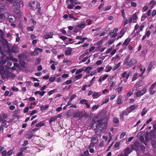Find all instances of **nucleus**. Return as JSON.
Wrapping results in <instances>:
<instances>
[{
  "label": "nucleus",
  "mask_w": 156,
  "mask_h": 156,
  "mask_svg": "<svg viewBox=\"0 0 156 156\" xmlns=\"http://www.w3.org/2000/svg\"><path fill=\"white\" fill-rule=\"evenodd\" d=\"M88 115L86 114L85 112L81 113L80 112H79V117H80L79 119L83 117H84L85 119L86 118H88Z\"/></svg>",
  "instance_id": "1a4fd4ad"
},
{
  "label": "nucleus",
  "mask_w": 156,
  "mask_h": 156,
  "mask_svg": "<svg viewBox=\"0 0 156 156\" xmlns=\"http://www.w3.org/2000/svg\"><path fill=\"white\" fill-rule=\"evenodd\" d=\"M151 143V145L153 147H156V143L155 140H152Z\"/></svg>",
  "instance_id": "3c124183"
},
{
  "label": "nucleus",
  "mask_w": 156,
  "mask_h": 156,
  "mask_svg": "<svg viewBox=\"0 0 156 156\" xmlns=\"http://www.w3.org/2000/svg\"><path fill=\"white\" fill-rule=\"evenodd\" d=\"M129 57L130 55H128L125 58V61L123 62V64L124 65H127L129 67H131L136 65L137 62L135 59L133 58L130 59L128 62Z\"/></svg>",
  "instance_id": "f03ea898"
},
{
  "label": "nucleus",
  "mask_w": 156,
  "mask_h": 156,
  "mask_svg": "<svg viewBox=\"0 0 156 156\" xmlns=\"http://www.w3.org/2000/svg\"><path fill=\"white\" fill-rule=\"evenodd\" d=\"M7 152L5 150H3L1 153V155L2 156H6Z\"/></svg>",
  "instance_id": "603ef678"
},
{
  "label": "nucleus",
  "mask_w": 156,
  "mask_h": 156,
  "mask_svg": "<svg viewBox=\"0 0 156 156\" xmlns=\"http://www.w3.org/2000/svg\"><path fill=\"white\" fill-rule=\"evenodd\" d=\"M6 60L2 58H0V64L2 65L5 64L6 62Z\"/></svg>",
  "instance_id": "cd10ccee"
},
{
  "label": "nucleus",
  "mask_w": 156,
  "mask_h": 156,
  "mask_svg": "<svg viewBox=\"0 0 156 156\" xmlns=\"http://www.w3.org/2000/svg\"><path fill=\"white\" fill-rule=\"evenodd\" d=\"M121 13H122V14H121L122 16V17H123L124 18H125V13L124 12V9H122V10L121 11Z\"/></svg>",
  "instance_id": "8fccbe9b"
},
{
  "label": "nucleus",
  "mask_w": 156,
  "mask_h": 156,
  "mask_svg": "<svg viewBox=\"0 0 156 156\" xmlns=\"http://www.w3.org/2000/svg\"><path fill=\"white\" fill-rule=\"evenodd\" d=\"M111 7L110 5L106 6L105 8V11H107L111 9Z\"/></svg>",
  "instance_id": "0e129e2a"
},
{
  "label": "nucleus",
  "mask_w": 156,
  "mask_h": 156,
  "mask_svg": "<svg viewBox=\"0 0 156 156\" xmlns=\"http://www.w3.org/2000/svg\"><path fill=\"white\" fill-rule=\"evenodd\" d=\"M57 89H54L53 90H50L48 92V95L49 96L51 95L53 93L55 92H56L57 90Z\"/></svg>",
  "instance_id": "c756f323"
},
{
  "label": "nucleus",
  "mask_w": 156,
  "mask_h": 156,
  "mask_svg": "<svg viewBox=\"0 0 156 156\" xmlns=\"http://www.w3.org/2000/svg\"><path fill=\"white\" fill-rule=\"evenodd\" d=\"M55 79V76H53L51 77L49 79L50 81L51 82H53L54 81Z\"/></svg>",
  "instance_id": "e2e57ef3"
},
{
  "label": "nucleus",
  "mask_w": 156,
  "mask_h": 156,
  "mask_svg": "<svg viewBox=\"0 0 156 156\" xmlns=\"http://www.w3.org/2000/svg\"><path fill=\"white\" fill-rule=\"evenodd\" d=\"M73 112L72 110H69L66 113V117L67 118H68L71 116Z\"/></svg>",
  "instance_id": "b1692460"
},
{
  "label": "nucleus",
  "mask_w": 156,
  "mask_h": 156,
  "mask_svg": "<svg viewBox=\"0 0 156 156\" xmlns=\"http://www.w3.org/2000/svg\"><path fill=\"white\" fill-rule=\"evenodd\" d=\"M69 50H66L65 52V54L66 55H70L71 53V52L72 51L71 48H69Z\"/></svg>",
  "instance_id": "7c9ffc66"
},
{
  "label": "nucleus",
  "mask_w": 156,
  "mask_h": 156,
  "mask_svg": "<svg viewBox=\"0 0 156 156\" xmlns=\"http://www.w3.org/2000/svg\"><path fill=\"white\" fill-rule=\"evenodd\" d=\"M121 63L120 62H119L112 69V70L113 71H114L115 70H116V69H117L120 66V65Z\"/></svg>",
  "instance_id": "72a5a7b5"
},
{
  "label": "nucleus",
  "mask_w": 156,
  "mask_h": 156,
  "mask_svg": "<svg viewBox=\"0 0 156 156\" xmlns=\"http://www.w3.org/2000/svg\"><path fill=\"white\" fill-rule=\"evenodd\" d=\"M156 85V82H155L148 89V90L149 92V93L151 95H152L156 93V91L153 90V88Z\"/></svg>",
  "instance_id": "39448f33"
},
{
  "label": "nucleus",
  "mask_w": 156,
  "mask_h": 156,
  "mask_svg": "<svg viewBox=\"0 0 156 156\" xmlns=\"http://www.w3.org/2000/svg\"><path fill=\"white\" fill-rule=\"evenodd\" d=\"M148 7L147 6H144L143 8L142 12H145L148 9Z\"/></svg>",
  "instance_id": "338daca9"
},
{
  "label": "nucleus",
  "mask_w": 156,
  "mask_h": 156,
  "mask_svg": "<svg viewBox=\"0 0 156 156\" xmlns=\"http://www.w3.org/2000/svg\"><path fill=\"white\" fill-rule=\"evenodd\" d=\"M87 39V38L86 37H82L81 36H79V40H80L81 41H79V44L83 42Z\"/></svg>",
  "instance_id": "5701e85b"
},
{
  "label": "nucleus",
  "mask_w": 156,
  "mask_h": 156,
  "mask_svg": "<svg viewBox=\"0 0 156 156\" xmlns=\"http://www.w3.org/2000/svg\"><path fill=\"white\" fill-rule=\"evenodd\" d=\"M156 14V10H153L151 13L152 16H154Z\"/></svg>",
  "instance_id": "774afa93"
},
{
  "label": "nucleus",
  "mask_w": 156,
  "mask_h": 156,
  "mask_svg": "<svg viewBox=\"0 0 156 156\" xmlns=\"http://www.w3.org/2000/svg\"><path fill=\"white\" fill-rule=\"evenodd\" d=\"M133 144L134 149L136 151H138V150L139 149V148L140 146V143L139 142L136 141Z\"/></svg>",
  "instance_id": "9b49d317"
},
{
  "label": "nucleus",
  "mask_w": 156,
  "mask_h": 156,
  "mask_svg": "<svg viewBox=\"0 0 156 156\" xmlns=\"http://www.w3.org/2000/svg\"><path fill=\"white\" fill-rule=\"evenodd\" d=\"M107 124V120H106L100 119L95 124H93L92 126V129H96V132L98 135L97 133L98 132V130L101 127V126L103 125H104L105 126H106Z\"/></svg>",
  "instance_id": "f257e3e1"
},
{
  "label": "nucleus",
  "mask_w": 156,
  "mask_h": 156,
  "mask_svg": "<svg viewBox=\"0 0 156 156\" xmlns=\"http://www.w3.org/2000/svg\"><path fill=\"white\" fill-rule=\"evenodd\" d=\"M13 5L17 10H19L24 5L23 2L22 0H17L16 1L14 2Z\"/></svg>",
  "instance_id": "7ed1b4c3"
},
{
  "label": "nucleus",
  "mask_w": 156,
  "mask_h": 156,
  "mask_svg": "<svg viewBox=\"0 0 156 156\" xmlns=\"http://www.w3.org/2000/svg\"><path fill=\"white\" fill-rule=\"evenodd\" d=\"M131 38L128 37L126 39L123 44H122V46L123 47L126 46L127 47V46L128 45L129 42L130 41Z\"/></svg>",
  "instance_id": "f8f14e48"
},
{
  "label": "nucleus",
  "mask_w": 156,
  "mask_h": 156,
  "mask_svg": "<svg viewBox=\"0 0 156 156\" xmlns=\"http://www.w3.org/2000/svg\"><path fill=\"white\" fill-rule=\"evenodd\" d=\"M101 95V93L95 92L92 94V97L94 98H96Z\"/></svg>",
  "instance_id": "aec40b11"
},
{
  "label": "nucleus",
  "mask_w": 156,
  "mask_h": 156,
  "mask_svg": "<svg viewBox=\"0 0 156 156\" xmlns=\"http://www.w3.org/2000/svg\"><path fill=\"white\" fill-rule=\"evenodd\" d=\"M147 112V110L145 108H144L141 113V116L142 117L144 116V115Z\"/></svg>",
  "instance_id": "2f4dec72"
},
{
  "label": "nucleus",
  "mask_w": 156,
  "mask_h": 156,
  "mask_svg": "<svg viewBox=\"0 0 156 156\" xmlns=\"http://www.w3.org/2000/svg\"><path fill=\"white\" fill-rule=\"evenodd\" d=\"M126 109L121 112L119 115L120 119L122 121L124 120V116H127L128 115Z\"/></svg>",
  "instance_id": "423d86ee"
},
{
  "label": "nucleus",
  "mask_w": 156,
  "mask_h": 156,
  "mask_svg": "<svg viewBox=\"0 0 156 156\" xmlns=\"http://www.w3.org/2000/svg\"><path fill=\"white\" fill-rule=\"evenodd\" d=\"M106 69H107V70L105 71L107 72H108L111 70L112 69V67L110 66H108V65L106 67Z\"/></svg>",
  "instance_id": "de8ad7c7"
},
{
  "label": "nucleus",
  "mask_w": 156,
  "mask_h": 156,
  "mask_svg": "<svg viewBox=\"0 0 156 156\" xmlns=\"http://www.w3.org/2000/svg\"><path fill=\"white\" fill-rule=\"evenodd\" d=\"M86 26L84 21H83L80 24H79V28L83 29Z\"/></svg>",
  "instance_id": "412c9836"
},
{
  "label": "nucleus",
  "mask_w": 156,
  "mask_h": 156,
  "mask_svg": "<svg viewBox=\"0 0 156 156\" xmlns=\"http://www.w3.org/2000/svg\"><path fill=\"white\" fill-rule=\"evenodd\" d=\"M46 91H37L35 92L34 93V94L35 95H37V94H39L41 96H42L45 93Z\"/></svg>",
  "instance_id": "a211bd4d"
},
{
  "label": "nucleus",
  "mask_w": 156,
  "mask_h": 156,
  "mask_svg": "<svg viewBox=\"0 0 156 156\" xmlns=\"http://www.w3.org/2000/svg\"><path fill=\"white\" fill-rule=\"evenodd\" d=\"M152 67H153V65H152V62H151L147 67V70L148 71V72L150 71L151 70Z\"/></svg>",
  "instance_id": "c85d7f7f"
},
{
  "label": "nucleus",
  "mask_w": 156,
  "mask_h": 156,
  "mask_svg": "<svg viewBox=\"0 0 156 156\" xmlns=\"http://www.w3.org/2000/svg\"><path fill=\"white\" fill-rule=\"evenodd\" d=\"M131 151L130 148L128 147L125 150L124 154L128 155V154L131 153Z\"/></svg>",
  "instance_id": "6ab92c4d"
},
{
  "label": "nucleus",
  "mask_w": 156,
  "mask_h": 156,
  "mask_svg": "<svg viewBox=\"0 0 156 156\" xmlns=\"http://www.w3.org/2000/svg\"><path fill=\"white\" fill-rule=\"evenodd\" d=\"M129 108H130V109L132 111L134 109H135L136 108V107L134 105H133L130 106L129 107Z\"/></svg>",
  "instance_id": "864d4df0"
},
{
  "label": "nucleus",
  "mask_w": 156,
  "mask_h": 156,
  "mask_svg": "<svg viewBox=\"0 0 156 156\" xmlns=\"http://www.w3.org/2000/svg\"><path fill=\"white\" fill-rule=\"evenodd\" d=\"M37 51H38L40 52H42L43 51V49L38 48H36L35 49L34 51L37 54L38 53Z\"/></svg>",
  "instance_id": "f704fd0d"
},
{
  "label": "nucleus",
  "mask_w": 156,
  "mask_h": 156,
  "mask_svg": "<svg viewBox=\"0 0 156 156\" xmlns=\"http://www.w3.org/2000/svg\"><path fill=\"white\" fill-rule=\"evenodd\" d=\"M137 75L135 73L133 75V77L132 79V81L135 80L136 79Z\"/></svg>",
  "instance_id": "13d9d810"
},
{
  "label": "nucleus",
  "mask_w": 156,
  "mask_h": 156,
  "mask_svg": "<svg viewBox=\"0 0 156 156\" xmlns=\"http://www.w3.org/2000/svg\"><path fill=\"white\" fill-rule=\"evenodd\" d=\"M56 119L57 118L55 117V116L51 117L50 118L49 120V122L50 123H51L52 122L55 121Z\"/></svg>",
  "instance_id": "473e14b6"
},
{
  "label": "nucleus",
  "mask_w": 156,
  "mask_h": 156,
  "mask_svg": "<svg viewBox=\"0 0 156 156\" xmlns=\"http://www.w3.org/2000/svg\"><path fill=\"white\" fill-rule=\"evenodd\" d=\"M53 37V34L51 33H49L46 35L43 36L44 39H47L49 38H51Z\"/></svg>",
  "instance_id": "ddd939ff"
},
{
  "label": "nucleus",
  "mask_w": 156,
  "mask_h": 156,
  "mask_svg": "<svg viewBox=\"0 0 156 156\" xmlns=\"http://www.w3.org/2000/svg\"><path fill=\"white\" fill-rule=\"evenodd\" d=\"M108 75H106L103 77L102 76H101L98 80V82H101L103 80H105L108 77Z\"/></svg>",
  "instance_id": "f3484780"
},
{
  "label": "nucleus",
  "mask_w": 156,
  "mask_h": 156,
  "mask_svg": "<svg viewBox=\"0 0 156 156\" xmlns=\"http://www.w3.org/2000/svg\"><path fill=\"white\" fill-rule=\"evenodd\" d=\"M35 98L34 97H31L29 98H27L25 99V100L28 101L29 100L30 101H31L34 100H35Z\"/></svg>",
  "instance_id": "a18cd8bd"
},
{
  "label": "nucleus",
  "mask_w": 156,
  "mask_h": 156,
  "mask_svg": "<svg viewBox=\"0 0 156 156\" xmlns=\"http://www.w3.org/2000/svg\"><path fill=\"white\" fill-rule=\"evenodd\" d=\"M87 100L83 99L80 101L79 103L81 104H85L87 103Z\"/></svg>",
  "instance_id": "58836bf2"
},
{
  "label": "nucleus",
  "mask_w": 156,
  "mask_h": 156,
  "mask_svg": "<svg viewBox=\"0 0 156 156\" xmlns=\"http://www.w3.org/2000/svg\"><path fill=\"white\" fill-rule=\"evenodd\" d=\"M154 5H155V2H154V0H152L150 2L149 6L151 9L153 8Z\"/></svg>",
  "instance_id": "dca6fc26"
},
{
  "label": "nucleus",
  "mask_w": 156,
  "mask_h": 156,
  "mask_svg": "<svg viewBox=\"0 0 156 156\" xmlns=\"http://www.w3.org/2000/svg\"><path fill=\"white\" fill-rule=\"evenodd\" d=\"M131 17L133 20H136L137 18V15L135 13L133 14L132 17Z\"/></svg>",
  "instance_id": "4d7b16f0"
},
{
  "label": "nucleus",
  "mask_w": 156,
  "mask_h": 156,
  "mask_svg": "<svg viewBox=\"0 0 156 156\" xmlns=\"http://www.w3.org/2000/svg\"><path fill=\"white\" fill-rule=\"evenodd\" d=\"M84 155H85H85L86 156H89V155L90 154L88 150H86L84 152Z\"/></svg>",
  "instance_id": "bf43d9fd"
},
{
  "label": "nucleus",
  "mask_w": 156,
  "mask_h": 156,
  "mask_svg": "<svg viewBox=\"0 0 156 156\" xmlns=\"http://www.w3.org/2000/svg\"><path fill=\"white\" fill-rule=\"evenodd\" d=\"M63 62L66 63L67 65L70 66L72 64L70 60H68L67 58H65L63 60Z\"/></svg>",
  "instance_id": "4be33fe9"
},
{
  "label": "nucleus",
  "mask_w": 156,
  "mask_h": 156,
  "mask_svg": "<svg viewBox=\"0 0 156 156\" xmlns=\"http://www.w3.org/2000/svg\"><path fill=\"white\" fill-rule=\"evenodd\" d=\"M113 47H110L109 48H108L106 51V54H108L111 51L113 50Z\"/></svg>",
  "instance_id": "ea45409f"
},
{
  "label": "nucleus",
  "mask_w": 156,
  "mask_h": 156,
  "mask_svg": "<svg viewBox=\"0 0 156 156\" xmlns=\"http://www.w3.org/2000/svg\"><path fill=\"white\" fill-rule=\"evenodd\" d=\"M86 22H87L88 25H90L92 23V20L90 19H88L86 20Z\"/></svg>",
  "instance_id": "052dcab7"
},
{
  "label": "nucleus",
  "mask_w": 156,
  "mask_h": 156,
  "mask_svg": "<svg viewBox=\"0 0 156 156\" xmlns=\"http://www.w3.org/2000/svg\"><path fill=\"white\" fill-rule=\"evenodd\" d=\"M104 68V67H98L97 68L98 72V73H100L101 71L103 70Z\"/></svg>",
  "instance_id": "37998d69"
},
{
  "label": "nucleus",
  "mask_w": 156,
  "mask_h": 156,
  "mask_svg": "<svg viewBox=\"0 0 156 156\" xmlns=\"http://www.w3.org/2000/svg\"><path fill=\"white\" fill-rule=\"evenodd\" d=\"M113 121L114 123H117L119 122V121L117 117H115L114 118Z\"/></svg>",
  "instance_id": "e433bc0d"
},
{
  "label": "nucleus",
  "mask_w": 156,
  "mask_h": 156,
  "mask_svg": "<svg viewBox=\"0 0 156 156\" xmlns=\"http://www.w3.org/2000/svg\"><path fill=\"white\" fill-rule=\"evenodd\" d=\"M147 91V89L144 88L142 89L141 90H139L136 93V95L137 97H140L141 96H143L145 94Z\"/></svg>",
  "instance_id": "20e7f679"
},
{
  "label": "nucleus",
  "mask_w": 156,
  "mask_h": 156,
  "mask_svg": "<svg viewBox=\"0 0 156 156\" xmlns=\"http://www.w3.org/2000/svg\"><path fill=\"white\" fill-rule=\"evenodd\" d=\"M109 101V98L108 97L106 98L104 101H103L102 103L103 104L107 103Z\"/></svg>",
  "instance_id": "5fc2aeb1"
},
{
  "label": "nucleus",
  "mask_w": 156,
  "mask_h": 156,
  "mask_svg": "<svg viewBox=\"0 0 156 156\" xmlns=\"http://www.w3.org/2000/svg\"><path fill=\"white\" fill-rule=\"evenodd\" d=\"M44 124L43 122H40L36 124V127H41L44 126Z\"/></svg>",
  "instance_id": "bb28decb"
},
{
  "label": "nucleus",
  "mask_w": 156,
  "mask_h": 156,
  "mask_svg": "<svg viewBox=\"0 0 156 156\" xmlns=\"http://www.w3.org/2000/svg\"><path fill=\"white\" fill-rule=\"evenodd\" d=\"M126 132H122L120 135V137L122 139L124 137V136L126 135Z\"/></svg>",
  "instance_id": "09e8293b"
},
{
  "label": "nucleus",
  "mask_w": 156,
  "mask_h": 156,
  "mask_svg": "<svg viewBox=\"0 0 156 156\" xmlns=\"http://www.w3.org/2000/svg\"><path fill=\"white\" fill-rule=\"evenodd\" d=\"M122 76L123 78L124 79V81L126 82L128 79L129 75V74H127L126 72L125 71L123 73Z\"/></svg>",
  "instance_id": "6e6552de"
},
{
  "label": "nucleus",
  "mask_w": 156,
  "mask_h": 156,
  "mask_svg": "<svg viewBox=\"0 0 156 156\" xmlns=\"http://www.w3.org/2000/svg\"><path fill=\"white\" fill-rule=\"evenodd\" d=\"M133 90L132 92L131 91H130L127 94V96L128 97L130 96L131 95H132L133 94Z\"/></svg>",
  "instance_id": "69168bd1"
},
{
  "label": "nucleus",
  "mask_w": 156,
  "mask_h": 156,
  "mask_svg": "<svg viewBox=\"0 0 156 156\" xmlns=\"http://www.w3.org/2000/svg\"><path fill=\"white\" fill-rule=\"evenodd\" d=\"M98 120V116H94L93 118L92 122L93 124H95Z\"/></svg>",
  "instance_id": "393cba45"
},
{
  "label": "nucleus",
  "mask_w": 156,
  "mask_h": 156,
  "mask_svg": "<svg viewBox=\"0 0 156 156\" xmlns=\"http://www.w3.org/2000/svg\"><path fill=\"white\" fill-rule=\"evenodd\" d=\"M105 145L104 142L103 140H102L100 143L99 146L100 147H103Z\"/></svg>",
  "instance_id": "680f3d73"
},
{
  "label": "nucleus",
  "mask_w": 156,
  "mask_h": 156,
  "mask_svg": "<svg viewBox=\"0 0 156 156\" xmlns=\"http://www.w3.org/2000/svg\"><path fill=\"white\" fill-rule=\"evenodd\" d=\"M41 59L40 58H38L36 60L35 64L36 65H38L41 62Z\"/></svg>",
  "instance_id": "c03bdc74"
},
{
  "label": "nucleus",
  "mask_w": 156,
  "mask_h": 156,
  "mask_svg": "<svg viewBox=\"0 0 156 156\" xmlns=\"http://www.w3.org/2000/svg\"><path fill=\"white\" fill-rule=\"evenodd\" d=\"M115 41V40H113V39H111L108 41V43L109 44H112Z\"/></svg>",
  "instance_id": "6e6d98bb"
},
{
  "label": "nucleus",
  "mask_w": 156,
  "mask_h": 156,
  "mask_svg": "<svg viewBox=\"0 0 156 156\" xmlns=\"http://www.w3.org/2000/svg\"><path fill=\"white\" fill-rule=\"evenodd\" d=\"M92 69V68L91 67H87L86 68L85 70H84L85 72H86V73L87 74H88L90 73V71Z\"/></svg>",
  "instance_id": "a878e982"
},
{
  "label": "nucleus",
  "mask_w": 156,
  "mask_h": 156,
  "mask_svg": "<svg viewBox=\"0 0 156 156\" xmlns=\"http://www.w3.org/2000/svg\"><path fill=\"white\" fill-rule=\"evenodd\" d=\"M122 95H119L116 101V103L118 105H120L122 103Z\"/></svg>",
  "instance_id": "4468645a"
},
{
  "label": "nucleus",
  "mask_w": 156,
  "mask_h": 156,
  "mask_svg": "<svg viewBox=\"0 0 156 156\" xmlns=\"http://www.w3.org/2000/svg\"><path fill=\"white\" fill-rule=\"evenodd\" d=\"M124 29L123 28L121 30H120V33H119V34L122 36H123L125 34V31H124Z\"/></svg>",
  "instance_id": "4c0bfd02"
},
{
  "label": "nucleus",
  "mask_w": 156,
  "mask_h": 156,
  "mask_svg": "<svg viewBox=\"0 0 156 156\" xmlns=\"http://www.w3.org/2000/svg\"><path fill=\"white\" fill-rule=\"evenodd\" d=\"M92 143L94 144H96L97 143V140H96V138L95 137H93L91 139Z\"/></svg>",
  "instance_id": "79ce46f5"
},
{
  "label": "nucleus",
  "mask_w": 156,
  "mask_h": 156,
  "mask_svg": "<svg viewBox=\"0 0 156 156\" xmlns=\"http://www.w3.org/2000/svg\"><path fill=\"white\" fill-rule=\"evenodd\" d=\"M5 35L4 34L3 32L2 31V30H0V36L1 38H2V40H3V42H5V44H7L8 43V41L7 40L5 39H4V37L5 36Z\"/></svg>",
  "instance_id": "9d476101"
},
{
  "label": "nucleus",
  "mask_w": 156,
  "mask_h": 156,
  "mask_svg": "<svg viewBox=\"0 0 156 156\" xmlns=\"http://www.w3.org/2000/svg\"><path fill=\"white\" fill-rule=\"evenodd\" d=\"M66 2H70L71 4L73 6H75V5L77 4L78 3L77 1L76 0H66Z\"/></svg>",
  "instance_id": "2eb2a0df"
},
{
  "label": "nucleus",
  "mask_w": 156,
  "mask_h": 156,
  "mask_svg": "<svg viewBox=\"0 0 156 156\" xmlns=\"http://www.w3.org/2000/svg\"><path fill=\"white\" fill-rule=\"evenodd\" d=\"M140 150L143 151H144L146 149L145 146L143 145H140Z\"/></svg>",
  "instance_id": "a19ab883"
},
{
  "label": "nucleus",
  "mask_w": 156,
  "mask_h": 156,
  "mask_svg": "<svg viewBox=\"0 0 156 156\" xmlns=\"http://www.w3.org/2000/svg\"><path fill=\"white\" fill-rule=\"evenodd\" d=\"M34 29L33 26H31L29 27H27V30L29 31H33Z\"/></svg>",
  "instance_id": "49530a36"
},
{
  "label": "nucleus",
  "mask_w": 156,
  "mask_h": 156,
  "mask_svg": "<svg viewBox=\"0 0 156 156\" xmlns=\"http://www.w3.org/2000/svg\"><path fill=\"white\" fill-rule=\"evenodd\" d=\"M8 20L10 22L12 23H14L16 21V18L15 17L12 15H9L8 16Z\"/></svg>",
  "instance_id": "0eeeda50"
},
{
  "label": "nucleus",
  "mask_w": 156,
  "mask_h": 156,
  "mask_svg": "<svg viewBox=\"0 0 156 156\" xmlns=\"http://www.w3.org/2000/svg\"><path fill=\"white\" fill-rule=\"evenodd\" d=\"M99 107V106L98 105H94L92 108V111L93 112L95 111Z\"/></svg>",
  "instance_id": "c9c22d12"
}]
</instances>
